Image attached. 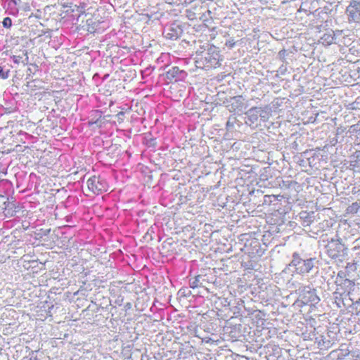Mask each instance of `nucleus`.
I'll return each mask as SVG.
<instances>
[{"label": "nucleus", "instance_id": "obj_19", "mask_svg": "<svg viewBox=\"0 0 360 360\" xmlns=\"http://www.w3.org/2000/svg\"><path fill=\"white\" fill-rule=\"evenodd\" d=\"M2 25L4 28L9 29L12 26V20L9 17H6L3 20Z\"/></svg>", "mask_w": 360, "mask_h": 360}, {"label": "nucleus", "instance_id": "obj_35", "mask_svg": "<svg viewBox=\"0 0 360 360\" xmlns=\"http://www.w3.org/2000/svg\"><path fill=\"white\" fill-rule=\"evenodd\" d=\"M161 360H170V359H162Z\"/></svg>", "mask_w": 360, "mask_h": 360}, {"label": "nucleus", "instance_id": "obj_30", "mask_svg": "<svg viewBox=\"0 0 360 360\" xmlns=\"http://www.w3.org/2000/svg\"><path fill=\"white\" fill-rule=\"evenodd\" d=\"M71 218H72V217H71V216H67V217H65V220H66V221H67V222H70V221H71Z\"/></svg>", "mask_w": 360, "mask_h": 360}, {"label": "nucleus", "instance_id": "obj_3", "mask_svg": "<svg viewBox=\"0 0 360 360\" xmlns=\"http://www.w3.org/2000/svg\"><path fill=\"white\" fill-rule=\"evenodd\" d=\"M328 256L333 259H340L347 254V248L339 240H331L326 246Z\"/></svg>", "mask_w": 360, "mask_h": 360}, {"label": "nucleus", "instance_id": "obj_24", "mask_svg": "<svg viewBox=\"0 0 360 360\" xmlns=\"http://www.w3.org/2000/svg\"><path fill=\"white\" fill-rule=\"evenodd\" d=\"M234 45H235V42L233 39L229 40L226 42V46L230 49L233 48L234 46Z\"/></svg>", "mask_w": 360, "mask_h": 360}, {"label": "nucleus", "instance_id": "obj_31", "mask_svg": "<svg viewBox=\"0 0 360 360\" xmlns=\"http://www.w3.org/2000/svg\"><path fill=\"white\" fill-rule=\"evenodd\" d=\"M345 281H347V282H348V283H351V281H350L349 280H346Z\"/></svg>", "mask_w": 360, "mask_h": 360}, {"label": "nucleus", "instance_id": "obj_12", "mask_svg": "<svg viewBox=\"0 0 360 360\" xmlns=\"http://www.w3.org/2000/svg\"><path fill=\"white\" fill-rule=\"evenodd\" d=\"M259 117L263 122H266L269 120L271 115V110L269 107L265 106L264 108L257 107Z\"/></svg>", "mask_w": 360, "mask_h": 360}, {"label": "nucleus", "instance_id": "obj_23", "mask_svg": "<svg viewBox=\"0 0 360 360\" xmlns=\"http://www.w3.org/2000/svg\"><path fill=\"white\" fill-rule=\"evenodd\" d=\"M354 243V246L353 247L352 250L354 251L359 250V252H360V238L356 240Z\"/></svg>", "mask_w": 360, "mask_h": 360}, {"label": "nucleus", "instance_id": "obj_20", "mask_svg": "<svg viewBox=\"0 0 360 360\" xmlns=\"http://www.w3.org/2000/svg\"><path fill=\"white\" fill-rule=\"evenodd\" d=\"M352 309L356 314L360 313V299L352 304Z\"/></svg>", "mask_w": 360, "mask_h": 360}, {"label": "nucleus", "instance_id": "obj_14", "mask_svg": "<svg viewBox=\"0 0 360 360\" xmlns=\"http://www.w3.org/2000/svg\"><path fill=\"white\" fill-rule=\"evenodd\" d=\"M252 340L255 343L251 344V345H250L248 348L252 352H256L258 350V349L262 347L264 339H252Z\"/></svg>", "mask_w": 360, "mask_h": 360}, {"label": "nucleus", "instance_id": "obj_1", "mask_svg": "<svg viewBox=\"0 0 360 360\" xmlns=\"http://www.w3.org/2000/svg\"><path fill=\"white\" fill-rule=\"evenodd\" d=\"M169 55L168 53H162L159 56V78H162L167 83L172 80L178 81L183 77L182 75H184V72L180 70L178 67H172L166 70L169 66L168 64L165 63L164 65H160L161 62H169Z\"/></svg>", "mask_w": 360, "mask_h": 360}, {"label": "nucleus", "instance_id": "obj_26", "mask_svg": "<svg viewBox=\"0 0 360 360\" xmlns=\"http://www.w3.org/2000/svg\"><path fill=\"white\" fill-rule=\"evenodd\" d=\"M181 4L180 5H185L187 6L188 4H191L192 2H193L195 0H181Z\"/></svg>", "mask_w": 360, "mask_h": 360}, {"label": "nucleus", "instance_id": "obj_16", "mask_svg": "<svg viewBox=\"0 0 360 360\" xmlns=\"http://www.w3.org/2000/svg\"><path fill=\"white\" fill-rule=\"evenodd\" d=\"M201 278L200 276H195L194 278L190 280L189 285L191 288H195L200 286V279Z\"/></svg>", "mask_w": 360, "mask_h": 360}, {"label": "nucleus", "instance_id": "obj_28", "mask_svg": "<svg viewBox=\"0 0 360 360\" xmlns=\"http://www.w3.org/2000/svg\"><path fill=\"white\" fill-rule=\"evenodd\" d=\"M283 184L285 186H286L287 187H290V185H292V184H295L294 181H283Z\"/></svg>", "mask_w": 360, "mask_h": 360}, {"label": "nucleus", "instance_id": "obj_18", "mask_svg": "<svg viewBox=\"0 0 360 360\" xmlns=\"http://www.w3.org/2000/svg\"><path fill=\"white\" fill-rule=\"evenodd\" d=\"M25 56H26L25 58V60L26 62H24L23 60H22V57L20 56H13L12 57L13 58V61L15 63H17V64H19L20 63L22 62L24 63L25 64H26L27 63V60H28V56H27L26 53H25Z\"/></svg>", "mask_w": 360, "mask_h": 360}, {"label": "nucleus", "instance_id": "obj_33", "mask_svg": "<svg viewBox=\"0 0 360 360\" xmlns=\"http://www.w3.org/2000/svg\"><path fill=\"white\" fill-rule=\"evenodd\" d=\"M157 122H158V119H155V123H157Z\"/></svg>", "mask_w": 360, "mask_h": 360}, {"label": "nucleus", "instance_id": "obj_29", "mask_svg": "<svg viewBox=\"0 0 360 360\" xmlns=\"http://www.w3.org/2000/svg\"><path fill=\"white\" fill-rule=\"evenodd\" d=\"M219 342V339H217L216 341H214V340H213V339L209 338V339H207V340L205 341V343H210V342Z\"/></svg>", "mask_w": 360, "mask_h": 360}, {"label": "nucleus", "instance_id": "obj_5", "mask_svg": "<svg viewBox=\"0 0 360 360\" xmlns=\"http://www.w3.org/2000/svg\"><path fill=\"white\" fill-rule=\"evenodd\" d=\"M86 184L88 188L95 194L106 191V182L99 176H94L89 178Z\"/></svg>", "mask_w": 360, "mask_h": 360}, {"label": "nucleus", "instance_id": "obj_10", "mask_svg": "<svg viewBox=\"0 0 360 360\" xmlns=\"http://www.w3.org/2000/svg\"><path fill=\"white\" fill-rule=\"evenodd\" d=\"M245 115L250 124L256 123L259 119L257 107L251 108L245 112Z\"/></svg>", "mask_w": 360, "mask_h": 360}, {"label": "nucleus", "instance_id": "obj_22", "mask_svg": "<svg viewBox=\"0 0 360 360\" xmlns=\"http://www.w3.org/2000/svg\"><path fill=\"white\" fill-rule=\"evenodd\" d=\"M8 77V72H4L3 68L0 67V78L7 79Z\"/></svg>", "mask_w": 360, "mask_h": 360}, {"label": "nucleus", "instance_id": "obj_15", "mask_svg": "<svg viewBox=\"0 0 360 360\" xmlns=\"http://www.w3.org/2000/svg\"><path fill=\"white\" fill-rule=\"evenodd\" d=\"M316 343L321 350L328 349L333 344L330 339H320Z\"/></svg>", "mask_w": 360, "mask_h": 360}, {"label": "nucleus", "instance_id": "obj_34", "mask_svg": "<svg viewBox=\"0 0 360 360\" xmlns=\"http://www.w3.org/2000/svg\"><path fill=\"white\" fill-rule=\"evenodd\" d=\"M67 338V335H66V334H65V335H64V338Z\"/></svg>", "mask_w": 360, "mask_h": 360}, {"label": "nucleus", "instance_id": "obj_6", "mask_svg": "<svg viewBox=\"0 0 360 360\" xmlns=\"http://www.w3.org/2000/svg\"><path fill=\"white\" fill-rule=\"evenodd\" d=\"M349 22H360V1L352 0L346 8Z\"/></svg>", "mask_w": 360, "mask_h": 360}, {"label": "nucleus", "instance_id": "obj_11", "mask_svg": "<svg viewBox=\"0 0 360 360\" xmlns=\"http://www.w3.org/2000/svg\"><path fill=\"white\" fill-rule=\"evenodd\" d=\"M335 39V34L333 30H330L321 37L319 41L324 46H329L332 44Z\"/></svg>", "mask_w": 360, "mask_h": 360}, {"label": "nucleus", "instance_id": "obj_13", "mask_svg": "<svg viewBox=\"0 0 360 360\" xmlns=\"http://www.w3.org/2000/svg\"><path fill=\"white\" fill-rule=\"evenodd\" d=\"M201 6H195L189 9L186 10V15L190 20H195L198 18V13L197 12L201 9Z\"/></svg>", "mask_w": 360, "mask_h": 360}, {"label": "nucleus", "instance_id": "obj_36", "mask_svg": "<svg viewBox=\"0 0 360 360\" xmlns=\"http://www.w3.org/2000/svg\"><path fill=\"white\" fill-rule=\"evenodd\" d=\"M358 254H359V257L360 258V252H358Z\"/></svg>", "mask_w": 360, "mask_h": 360}, {"label": "nucleus", "instance_id": "obj_25", "mask_svg": "<svg viewBox=\"0 0 360 360\" xmlns=\"http://www.w3.org/2000/svg\"><path fill=\"white\" fill-rule=\"evenodd\" d=\"M286 55V51L285 49H282L278 52V56L281 59H283Z\"/></svg>", "mask_w": 360, "mask_h": 360}, {"label": "nucleus", "instance_id": "obj_9", "mask_svg": "<svg viewBox=\"0 0 360 360\" xmlns=\"http://www.w3.org/2000/svg\"><path fill=\"white\" fill-rule=\"evenodd\" d=\"M167 284L168 285H164L163 295L160 297V301L159 300V303L162 305L167 304L170 301L172 297L171 282L169 281Z\"/></svg>", "mask_w": 360, "mask_h": 360}, {"label": "nucleus", "instance_id": "obj_21", "mask_svg": "<svg viewBox=\"0 0 360 360\" xmlns=\"http://www.w3.org/2000/svg\"><path fill=\"white\" fill-rule=\"evenodd\" d=\"M165 3L171 5L179 6L181 4V0H165Z\"/></svg>", "mask_w": 360, "mask_h": 360}, {"label": "nucleus", "instance_id": "obj_4", "mask_svg": "<svg viewBox=\"0 0 360 360\" xmlns=\"http://www.w3.org/2000/svg\"><path fill=\"white\" fill-rule=\"evenodd\" d=\"M301 302L304 304L315 305L319 303L320 299L316 295L315 289H311L309 287H304L300 294Z\"/></svg>", "mask_w": 360, "mask_h": 360}, {"label": "nucleus", "instance_id": "obj_32", "mask_svg": "<svg viewBox=\"0 0 360 360\" xmlns=\"http://www.w3.org/2000/svg\"><path fill=\"white\" fill-rule=\"evenodd\" d=\"M195 338H200L198 335L195 334Z\"/></svg>", "mask_w": 360, "mask_h": 360}, {"label": "nucleus", "instance_id": "obj_7", "mask_svg": "<svg viewBox=\"0 0 360 360\" xmlns=\"http://www.w3.org/2000/svg\"><path fill=\"white\" fill-rule=\"evenodd\" d=\"M182 30L176 24H171L164 27L162 35L166 39L174 40L179 37Z\"/></svg>", "mask_w": 360, "mask_h": 360}, {"label": "nucleus", "instance_id": "obj_8", "mask_svg": "<svg viewBox=\"0 0 360 360\" xmlns=\"http://www.w3.org/2000/svg\"><path fill=\"white\" fill-rule=\"evenodd\" d=\"M243 98L242 96H234L231 98L229 105V110L234 112L236 110L242 111L244 108Z\"/></svg>", "mask_w": 360, "mask_h": 360}, {"label": "nucleus", "instance_id": "obj_2", "mask_svg": "<svg viewBox=\"0 0 360 360\" xmlns=\"http://www.w3.org/2000/svg\"><path fill=\"white\" fill-rule=\"evenodd\" d=\"M315 261V258L302 259L298 253L294 252L289 266L294 267L296 273L304 274L309 273L313 269Z\"/></svg>", "mask_w": 360, "mask_h": 360}, {"label": "nucleus", "instance_id": "obj_17", "mask_svg": "<svg viewBox=\"0 0 360 360\" xmlns=\"http://www.w3.org/2000/svg\"><path fill=\"white\" fill-rule=\"evenodd\" d=\"M178 294L179 295L180 297H186L190 296V295L191 294V292L188 288H181L179 290Z\"/></svg>", "mask_w": 360, "mask_h": 360}, {"label": "nucleus", "instance_id": "obj_27", "mask_svg": "<svg viewBox=\"0 0 360 360\" xmlns=\"http://www.w3.org/2000/svg\"><path fill=\"white\" fill-rule=\"evenodd\" d=\"M17 4L15 0H8V5L10 7H12L13 6H15Z\"/></svg>", "mask_w": 360, "mask_h": 360}]
</instances>
